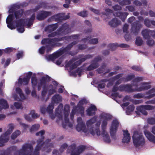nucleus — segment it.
<instances>
[{
  "mask_svg": "<svg viewBox=\"0 0 155 155\" xmlns=\"http://www.w3.org/2000/svg\"><path fill=\"white\" fill-rule=\"evenodd\" d=\"M143 79L142 77H137L135 79L133 84L132 85H121L119 87H117V84H119L120 82H119V81H117L113 88V91L114 92L118 91L140 92L150 88L151 86L149 82H143L141 83L139 86L136 83L143 80Z\"/></svg>",
  "mask_w": 155,
  "mask_h": 155,
  "instance_id": "f257e3e1",
  "label": "nucleus"
},
{
  "mask_svg": "<svg viewBox=\"0 0 155 155\" xmlns=\"http://www.w3.org/2000/svg\"><path fill=\"white\" fill-rule=\"evenodd\" d=\"M101 117L102 120L101 128L102 131L101 134L99 131V127L101 124L100 122H97L95 124L96 127H92V128L93 129H95V134L96 133L97 135H101L104 140L106 142L109 143L110 142V138L105 130L107 125V121L111 118L112 116L109 114L103 113L101 114Z\"/></svg>",
  "mask_w": 155,
  "mask_h": 155,
  "instance_id": "f03ea898",
  "label": "nucleus"
},
{
  "mask_svg": "<svg viewBox=\"0 0 155 155\" xmlns=\"http://www.w3.org/2000/svg\"><path fill=\"white\" fill-rule=\"evenodd\" d=\"M49 79V77L46 76L42 77L39 83L38 87V90H40V86H43V89L42 91V96L44 98L47 95V97L54 94L58 84L55 81H53L51 84L48 86H46V82Z\"/></svg>",
  "mask_w": 155,
  "mask_h": 155,
  "instance_id": "7ed1b4c3",
  "label": "nucleus"
},
{
  "mask_svg": "<svg viewBox=\"0 0 155 155\" xmlns=\"http://www.w3.org/2000/svg\"><path fill=\"white\" fill-rule=\"evenodd\" d=\"M96 120V118L94 117L88 120L87 123V129L85 124L82 121L81 118L79 117L77 119L78 123L76 126V129L78 132H83L87 134L90 132L92 135H94L95 134V129H93L91 125Z\"/></svg>",
  "mask_w": 155,
  "mask_h": 155,
  "instance_id": "20e7f679",
  "label": "nucleus"
},
{
  "mask_svg": "<svg viewBox=\"0 0 155 155\" xmlns=\"http://www.w3.org/2000/svg\"><path fill=\"white\" fill-rule=\"evenodd\" d=\"M33 149V147L31 144H25L19 151L15 153V155H39L38 152H32L31 151Z\"/></svg>",
  "mask_w": 155,
  "mask_h": 155,
  "instance_id": "39448f33",
  "label": "nucleus"
},
{
  "mask_svg": "<svg viewBox=\"0 0 155 155\" xmlns=\"http://www.w3.org/2000/svg\"><path fill=\"white\" fill-rule=\"evenodd\" d=\"M133 143L136 147L142 146L145 143V140L142 134L138 131H135L132 136Z\"/></svg>",
  "mask_w": 155,
  "mask_h": 155,
  "instance_id": "423d86ee",
  "label": "nucleus"
},
{
  "mask_svg": "<svg viewBox=\"0 0 155 155\" xmlns=\"http://www.w3.org/2000/svg\"><path fill=\"white\" fill-rule=\"evenodd\" d=\"M91 57V56L90 55L84 56H81L80 57L78 60L76 61H70L66 66L67 67H69L71 70H72L76 68L77 66L80 65L82 62L84 61L86 59L90 58Z\"/></svg>",
  "mask_w": 155,
  "mask_h": 155,
  "instance_id": "0eeeda50",
  "label": "nucleus"
},
{
  "mask_svg": "<svg viewBox=\"0 0 155 155\" xmlns=\"http://www.w3.org/2000/svg\"><path fill=\"white\" fill-rule=\"evenodd\" d=\"M70 31L68 25L66 24L63 25L57 34L56 33L53 32L48 35L49 37H53L56 36L61 37L68 33Z\"/></svg>",
  "mask_w": 155,
  "mask_h": 155,
  "instance_id": "6e6552de",
  "label": "nucleus"
},
{
  "mask_svg": "<svg viewBox=\"0 0 155 155\" xmlns=\"http://www.w3.org/2000/svg\"><path fill=\"white\" fill-rule=\"evenodd\" d=\"M79 37L78 35H74L70 37L64 36L62 37V38H58V39L57 38H54V39L50 40L49 39H43L41 43L42 44H44L46 43L51 44V42L54 41H59L61 40H64L66 39H68L69 38L74 39H78Z\"/></svg>",
  "mask_w": 155,
  "mask_h": 155,
  "instance_id": "1a4fd4ad",
  "label": "nucleus"
},
{
  "mask_svg": "<svg viewBox=\"0 0 155 155\" xmlns=\"http://www.w3.org/2000/svg\"><path fill=\"white\" fill-rule=\"evenodd\" d=\"M9 128L5 134L2 136L0 138V146H3L4 143L7 142L8 140V135H9L12 131L13 129V126L12 125H10L9 126Z\"/></svg>",
  "mask_w": 155,
  "mask_h": 155,
  "instance_id": "9d476101",
  "label": "nucleus"
},
{
  "mask_svg": "<svg viewBox=\"0 0 155 155\" xmlns=\"http://www.w3.org/2000/svg\"><path fill=\"white\" fill-rule=\"evenodd\" d=\"M61 101V98L59 95H56L54 96L52 98V104H50L48 107L47 109V112L49 113H51L52 110L54 108L53 104L54 103H58Z\"/></svg>",
  "mask_w": 155,
  "mask_h": 155,
  "instance_id": "9b49d317",
  "label": "nucleus"
},
{
  "mask_svg": "<svg viewBox=\"0 0 155 155\" xmlns=\"http://www.w3.org/2000/svg\"><path fill=\"white\" fill-rule=\"evenodd\" d=\"M137 108L138 110H140L143 114L146 115L147 114V112L145 110H153L155 109V107L154 106L150 105H146L140 106L138 107Z\"/></svg>",
  "mask_w": 155,
  "mask_h": 155,
  "instance_id": "f8f14e48",
  "label": "nucleus"
},
{
  "mask_svg": "<svg viewBox=\"0 0 155 155\" xmlns=\"http://www.w3.org/2000/svg\"><path fill=\"white\" fill-rule=\"evenodd\" d=\"M85 149V147L81 146L72 148L71 150V155H79Z\"/></svg>",
  "mask_w": 155,
  "mask_h": 155,
  "instance_id": "ddd939ff",
  "label": "nucleus"
},
{
  "mask_svg": "<svg viewBox=\"0 0 155 155\" xmlns=\"http://www.w3.org/2000/svg\"><path fill=\"white\" fill-rule=\"evenodd\" d=\"M13 20V16L12 15H10L7 18L6 20L8 27L12 30L15 29V27L12 24Z\"/></svg>",
  "mask_w": 155,
  "mask_h": 155,
  "instance_id": "4468645a",
  "label": "nucleus"
},
{
  "mask_svg": "<svg viewBox=\"0 0 155 155\" xmlns=\"http://www.w3.org/2000/svg\"><path fill=\"white\" fill-rule=\"evenodd\" d=\"M142 34L145 39H147L149 38L150 35L153 37H155V31H152L146 29L142 31Z\"/></svg>",
  "mask_w": 155,
  "mask_h": 155,
  "instance_id": "2eb2a0df",
  "label": "nucleus"
},
{
  "mask_svg": "<svg viewBox=\"0 0 155 155\" xmlns=\"http://www.w3.org/2000/svg\"><path fill=\"white\" fill-rule=\"evenodd\" d=\"M144 134L147 140L150 142L155 143V136L152 134L149 131L145 130Z\"/></svg>",
  "mask_w": 155,
  "mask_h": 155,
  "instance_id": "dca6fc26",
  "label": "nucleus"
},
{
  "mask_svg": "<svg viewBox=\"0 0 155 155\" xmlns=\"http://www.w3.org/2000/svg\"><path fill=\"white\" fill-rule=\"evenodd\" d=\"M16 93L18 94L20 97V98L18 97H17L16 94H15L13 95V97L15 100H24L25 98L23 94L21 92V89L18 88H17L16 89Z\"/></svg>",
  "mask_w": 155,
  "mask_h": 155,
  "instance_id": "f3484780",
  "label": "nucleus"
},
{
  "mask_svg": "<svg viewBox=\"0 0 155 155\" xmlns=\"http://www.w3.org/2000/svg\"><path fill=\"white\" fill-rule=\"evenodd\" d=\"M118 125L119 123L117 120L113 121L110 129V132L111 135L115 133Z\"/></svg>",
  "mask_w": 155,
  "mask_h": 155,
  "instance_id": "a211bd4d",
  "label": "nucleus"
},
{
  "mask_svg": "<svg viewBox=\"0 0 155 155\" xmlns=\"http://www.w3.org/2000/svg\"><path fill=\"white\" fill-rule=\"evenodd\" d=\"M69 113L68 111H65L64 120L63 121V125L64 127H65L66 125L68 126L69 127H71L73 125L72 124L69 122L68 119L67 118Z\"/></svg>",
  "mask_w": 155,
  "mask_h": 155,
  "instance_id": "6ab92c4d",
  "label": "nucleus"
},
{
  "mask_svg": "<svg viewBox=\"0 0 155 155\" xmlns=\"http://www.w3.org/2000/svg\"><path fill=\"white\" fill-rule=\"evenodd\" d=\"M51 15V13L50 12L41 11L38 14L37 18L39 20H42Z\"/></svg>",
  "mask_w": 155,
  "mask_h": 155,
  "instance_id": "aec40b11",
  "label": "nucleus"
},
{
  "mask_svg": "<svg viewBox=\"0 0 155 155\" xmlns=\"http://www.w3.org/2000/svg\"><path fill=\"white\" fill-rule=\"evenodd\" d=\"M130 140V134L127 130L124 131L123 137L122 139V142L124 143H128Z\"/></svg>",
  "mask_w": 155,
  "mask_h": 155,
  "instance_id": "412c9836",
  "label": "nucleus"
},
{
  "mask_svg": "<svg viewBox=\"0 0 155 155\" xmlns=\"http://www.w3.org/2000/svg\"><path fill=\"white\" fill-rule=\"evenodd\" d=\"M31 72H28L26 75V77L24 78L23 81L21 79L19 78L18 81V84H21V83H23L24 84H27L29 80L30 77H31Z\"/></svg>",
  "mask_w": 155,
  "mask_h": 155,
  "instance_id": "4be33fe9",
  "label": "nucleus"
},
{
  "mask_svg": "<svg viewBox=\"0 0 155 155\" xmlns=\"http://www.w3.org/2000/svg\"><path fill=\"white\" fill-rule=\"evenodd\" d=\"M145 98L150 99L155 96V89H152L145 93Z\"/></svg>",
  "mask_w": 155,
  "mask_h": 155,
  "instance_id": "5701e85b",
  "label": "nucleus"
},
{
  "mask_svg": "<svg viewBox=\"0 0 155 155\" xmlns=\"http://www.w3.org/2000/svg\"><path fill=\"white\" fill-rule=\"evenodd\" d=\"M46 144L45 143H42L41 141H38V145L36 147L35 150L34 152H37L39 153L38 150L42 148H45L44 150H46V148L47 147H45L46 146H47Z\"/></svg>",
  "mask_w": 155,
  "mask_h": 155,
  "instance_id": "b1692460",
  "label": "nucleus"
},
{
  "mask_svg": "<svg viewBox=\"0 0 155 155\" xmlns=\"http://www.w3.org/2000/svg\"><path fill=\"white\" fill-rule=\"evenodd\" d=\"M62 51H57L52 55L48 56L49 59L53 61L60 55H61L62 54Z\"/></svg>",
  "mask_w": 155,
  "mask_h": 155,
  "instance_id": "393cba45",
  "label": "nucleus"
},
{
  "mask_svg": "<svg viewBox=\"0 0 155 155\" xmlns=\"http://www.w3.org/2000/svg\"><path fill=\"white\" fill-rule=\"evenodd\" d=\"M96 110V107L94 105H91L87 110V114L89 116H92L94 115L95 113V111Z\"/></svg>",
  "mask_w": 155,
  "mask_h": 155,
  "instance_id": "a878e982",
  "label": "nucleus"
},
{
  "mask_svg": "<svg viewBox=\"0 0 155 155\" xmlns=\"http://www.w3.org/2000/svg\"><path fill=\"white\" fill-rule=\"evenodd\" d=\"M120 23V21L114 18L109 22V25L112 27H115Z\"/></svg>",
  "mask_w": 155,
  "mask_h": 155,
  "instance_id": "bb28decb",
  "label": "nucleus"
},
{
  "mask_svg": "<svg viewBox=\"0 0 155 155\" xmlns=\"http://www.w3.org/2000/svg\"><path fill=\"white\" fill-rule=\"evenodd\" d=\"M19 24H18V23H16L17 25L16 26L18 28H17V30L18 32L20 33H23L24 31V29L22 25H24V24L23 23H22L21 20L19 21Z\"/></svg>",
  "mask_w": 155,
  "mask_h": 155,
  "instance_id": "cd10ccee",
  "label": "nucleus"
},
{
  "mask_svg": "<svg viewBox=\"0 0 155 155\" xmlns=\"http://www.w3.org/2000/svg\"><path fill=\"white\" fill-rule=\"evenodd\" d=\"M8 107L7 102L3 99L0 100V110L2 109H6Z\"/></svg>",
  "mask_w": 155,
  "mask_h": 155,
  "instance_id": "c85d7f7f",
  "label": "nucleus"
},
{
  "mask_svg": "<svg viewBox=\"0 0 155 155\" xmlns=\"http://www.w3.org/2000/svg\"><path fill=\"white\" fill-rule=\"evenodd\" d=\"M55 18L57 20L61 19H67L69 18V17L68 15L63 16V14H59L55 15Z\"/></svg>",
  "mask_w": 155,
  "mask_h": 155,
  "instance_id": "c756f323",
  "label": "nucleus"
},
{
  "mask_svg": "<svg viewBox=\"0 0 155 155\" xmlns=\"http://www.w3.org/2000/svg\"><path fill=\"white\" fill-rule=\"evenodd\" d=\"M115 16L119 17L122 20H124L126 18L128 14L127 12H124L121 13L120 12H117L114 14Z\"/></svg>",
  "mask_w": 155,
  "mask_h": 155,
  "instance_id": "7c9ffc66",
  "label": "nucleus"
},
{
  "mask_svg": "<svg viewBox=\"0 0 155 155\" xmlns=\"http://www.w3.org/2000/svg\"><path fill=\"white\" fill-rule=\"evenodd\" d=\"M144 23L145 25L147 26H150L152 24L153 25L155 26V21H150L148 19H145L144 20Z\"/></svg>",
  "mask_w": 155,
  "mask_h": 155,
  "instance_id": "2f4dec72",
  "label": "nucleus"
},
{
  "mask_svg": "<svg viewBox=\"0 0 155 155\" xmlns=\"http://www.w3.org/2000/svg\"><path fill=\"white\" fill-rule=\"evenodd\" d=\"M98 67L97 64L95 62H93L88 67L87 69L88 70H91L96 68Z\"/></svg>",
  "mask_w": 155,
  "mask_h": 155,
  "instance_id": "473e14b6",
  "label": "nucleus"
},
{
  "mask_svg": "<svg viewBox=\"0 0 155 155\" xmlns=\"http://www.w3.org/2000/svg\"><path fill=\"white\" fill-rule=\"evenodd\" d=\"M145 94L138 93L134 95V97L135 98H145Z\"/></svg>",
  "mask_w": 155,
  "mask_h": 155,
  "instance_id": "72a5a7b5",
  "label": "nucleus"
},
{
  "mask_svg": "<svg viewBox=\"0 0 155 155\" xmlns=\"http://www.w3.org/2000/svg\"><path fill=\"white\" fill-rule=\"evenodd\" d=\"M23 11L22 10H19L17 11L15 13V15L16 19H17L18 18L21 17L22 15Z\"/></svg>",
  "mask_w": 155,
  "mask_h": 155,
  "instance_id": "f704fd0d",
  "label": "nucleus"
},
{
  "mask_svg": "<svg viewBox=\"0 0 155 155\" xmlns=\"http://www.w3.org/2000/svg\"><path fill=\"white\" fill-rule=\"evenodd\" d=\"M83 71V70L81 68H79L77 71L73 73L72 75L74 76H76L77 75H78L79 76H80L81 75V73Z\"/></svg>",
  "mask_w": 155,
  "mask_h": 155,
  "instance_id": "c9c22d12",
  "label": "nucleus"
},
{
  "mask_svg": "<svg viewBox=\"0 0 155 155\" xmlns=\"http://www.w3.org/2000/svg\"><path fill=\"white\" fill-rule=\"evenodd\" d=\"M143 43V41L141 38L140 37H137L136 38L135 43L137 45H141Z\"/></svg>",
  "mask_w": 155,
  "mask_h": 155,
  "instance_id": "e433bc0d",
  "label": "nucleus"
},
{
  "mask_svg": "<svg viewBox=\"0 0 155 155\" xmlns=\"http://www.w3.org/2000/svg\"><path fill=\"white\" fill-rule=\"evenodd\" d=\"M20 134V131L18 130H17L13 133L12 136V139L15 138Z\"/></svg>",
  "mask_w": 155,
  "mask_h": 155,
  "instance_id": "4c0bfd02",
  "label": "nucleus"
},
{
  "mask_svg": "<svg viewBox=\"0 0 155 155\" xmlns=\"http://www.w3.org/2000/svg\"><path fill=\"white\" fill-rule=\"evenodd\" d=\"M55 26L54 25H49L46 28V31H53L56 28Z\"/></svg>",
  "mask_w": 155,
  "mask_h": 155,
  "instance_id": "58836bf2",
  "label": "nucleus"
},
{
  "mask_svg": "<svg viewBox=\"0 0 155 155\" xmlns=\"http://www.w3.org/2000/svg\"><path fill=\"white\" fill-rule=\"evenodd\" d=\"M78 15L82 17H85L87 15V12L86 11H83L79 12Z\"/></svg>",
  "mask_w": 155,
  "mask_h": 155,
  "instance_id": "ea45409f",
  "label": "nucleus"
},
{
  "mask_svg": "<svg viewBox=\"0 0 155 155\" xmlns=\"http://www.w3.org/2000/svg\"><path fill=\"white\" fill-rule=\"evenodd\" d=\"M130 3V0H124L121 2L120 3L121 5L129 4Z\"/></svg>",
  "mask_w": 155,
  "mask_h": 155,
  "instance_id": "a19ab883",
  "label": "nucleus"
},
{
  "mask_svg": "<svg viewBox=\"0 0 155 155\" xmlns=\"http://www.w3.org/2000/svg\"><path fill=\"white\" fill-rule=\"evenodd\" d=\"M40 127V126L38 124H35L32 126L31 129V131H34L37 130Z\"/></svg>",
  "mask_w": 155,
  "mask_h": 155,
  "instance_id": "79ce46f5",
  "label": "nucleus"
},
{
  "mask_svg": "<svg viewBox=\"0 0 155 155\" xmlns=\"http://www.w3.org/2000/svg\"><path fill=\"white\" fill-rule=\"evenodd\" d=\"M134 109V106L133 105H130L129 106L127 109V114H129V113L131 111H133Z\"/></svg>",
  "mask_w": 155,
  "mask_h": 155,
  "instance_id": "37998d69",
  "label": "nucleus"
},
{
  "mask_svg": "<svg viewBox=\"0 0 155 155\" xmlns=\"http://www.w3.org/2000/svg\"><path fill=\"white\" fill-rule=\"evenodd\" d=\"M148 122L149 124H155V118H149L148 120Z\"/></svg>",
  "mask_w": 155,
  "mask_h": 155,
  "instance_id": "c03bdc74",
  "label": "nucleus"
},
{
  "mask_svg": "<svg viewBox=\"0 0 155 155\" xmlns=\"http://www.w3.org/2000/svg\"><path fill=\"white\" fill-rule=\"evenodd\" d=\"M112 8L115 11H117L121 9V7L117 5H115L112 7Z\"/></svg>",
  "mask_w": 155,
  "mask_h": 155,
  "instance_id": "a18cd8bd",
  "label": "nucleus"
},
{
  "mask_svg": "<svg viewBox=\"0 0 155 155\" xmlns=\"http://www.w3.org/2000/svg\"><path fill=\"white\" fill-rule=\"evenodd\" d=\"M87 40H89V42L91 44H97L98 42V39L97 38H94L91 39V40H89V38L87 39Z\"/></svg>",
  "mask_w": 155,
  "mask_h": 155,
  "instance_id": "49530a36",
  "label": "nucleus"
},
{
  "mask_svg": "<svg viewBox=\"0 0 155 155\" xmlns=\"http://www.w3.org/2000/svg\"><path fill=\"white\" fill-rule=\"evenodd\" d=\"M14 105L17 109H22V108L21 104L20 103L15 102L14 104Z\"/></svg>",
  "mask_w": 155,
  "mask_h": 155,
  "instance_id": "de8ad7c7",
  "label": "nucleus"
},
{
  "mask_svg": "<svg viewBox=\"0 0 155 155\" xmlns=\"http://www.w3.org/2000/svg\"><path fill=\"white\" fill-rule=\"evenodd\" d=\"M132 29L133 32L135 35H136L138 32L139 29V28H137V26H136V27L134 26H132Z\"/></svg>",
  "mask_w": 155,
  "mask_h": 155,
  "instance_id": "09e8293b",
  "label": "nucleus"
},
{
  "mask_svg": "<svg viewBox=\"0 0 155 155\" xmlns=\"http://www.w3.org/2000/svg\"><path fill=\"white\" fill-rule=\"evenodd\" d=\"M80 0H65V2L68 3H71V2H72L73 3L76 4L78 3Z\"/></svg>",
  "mask_w": 155,
  "mask_h": 155,
  "instance_id": "8fccbe9b",
  "label": "nucleus"
},
{
  "mask_svg": "<svg viewBox=\"0 0 155 155\" xmlns=\"http://www.w3.org/2000/svg\"><path fill=\"white\" fill-rule=\"evenodd\" d=\"M45 134V131L44 130H41L39 132L37 133L36 134V135L37 136H40L41 138H43V135Z\"/></svg>",
  "mask_w": 155,
  "mask_h": 155,
  "instance_id": "3c124183",
  "label": "nucleus"
},
{
  "mask_svg": "<svg viewBox=\"0 0 155 155\" xmlns=\"http://www.w3.org/2000/svg\"><path fill=\"white\" fill-rule=\"evenodd\" d=\"M30 114L33 118H35L39 117V115L37 113H35L34 111H31L30 113Z\"/></svg>",
  "mask_w": 155,
  "mask_h": 155,
  "instance_id": "603ef678",
  "label": "nucleus"
},
{
  "mask_svg": "<svg viewBox=\"0 0 155 155\" xmlns=\"http://www.w3.org/2000/svg\"><path fill=\"white\" fill-rule=\"evenodd\" d=\"M67 147V145L66 143L63 144L61 147L60 151L61 152H63Z\"/></svg>",
  "mask_w": 155,
  "mask_h": 155,
  "instance_id": "864d4df0",
  "label": "nucleus"
},
{
  "mask_svg": "<svg viewBox=\"0 0 155 155\" xmlns=\"http://www.w3.org/2000/svg\"><path fill=\"white\" fill-rule=\"evenodd\" d=\"M31 83L33 86H35L37 84V80L36 78H32L31 79Z\"/></svg>",
  "mask_w": 155,
  "mask_h": 155,
  "instance_id": "5fc2aeb1",
  "label": "nucleus"
},
{
  "mask_svg": "<svg viewBox=\"0 0 155 155\" xmlns=\"http://www.w3.org/2000/svg\"><path fill=\"white\" fill-rule=\"evenodd\" d=\"M147 42V44L150 46H152L154 44V41L152 39L148 40Z\"/></svg>",
  "mask_w": 155,
  "mask_h": 155,
  "instance_id": "6e6d98bb",
  "label": "nucleus"
},
{
  "mask_svg": "<svg viewBox=\"0 0 155 155\" xmlns=\"http://www.w3.org/2000/svg\"><path fill=\"white\" fill-rule=\"evenodd\" d=\"M23 55V53L22 51H19L17 54V57L18 59L22 57Z\"/></svg>",
  "mask_w": 155,
  "mask_h": 155,
  "instance_id": "4d7b16f0",
  "label": "nucleus"
},
{
  "mask_svg": "<svg viewBox=\"0 0 155 155\" xmlns=\"http://www.w3.org/2000/svg\"><path fill=\"white\" fill-rule=\"evenodd\" d=\"M12 48H6L3 51L6 53H9L12 51Z\"/></svg>",
  "mask_w": 155,
  "mask_h": 155,
  "instance_id": "13d9d810",
  "label": "nucleus"
},
{
  "mask_svg": "<svg viewBox=\"0 0 155 155\" xmlns=\"http://www.w3.org/2000/svg\"><path fill=\"white\" fill-rule=\"evenodd\" d=\"M45 47H41L39 49V52L40 54H43L45 51Z\"/></svg>",
  "mask_w": 155,
  "mask_h": 155,
  "instance_id": "bf43d9fd",
  "label": "nucleus"
},
{
  "mask_svg": "<svg viewBox=\"0 0 155 155\" xmlns=\"http://www.w3.org/2000/svg\"><path fill=\"white\" fill-rule=\"evenodd\" d=\"M128 28V25L125 24L124 25L123 28V31L124 32H127Z\"/></svg>",
  "mask_w": 155,
  "mask_h": 155,
  "instance_id": "052dcab7",
  "label": "nucleus"
},
{
  "mask_svg": "<svg viewBox=\"0 0 155 155\" xmlns=\"http://www.w3.org/2000/svg\"><path fill=\"white\" fill-rule=\"evenodd\" d=\"M90 9L91 11L93 12L94 13L96 14H99V12L98 10L92 8H90Z\"/></svg>",
  "mask_w": 155,
  "mask_h": 155,
  "instance_id": "680f3d73",
  "label": "nucleus"
},
{
  "mask_svg": "<svg viewBox=\"0 0 155 155\" xmlns=\"http://www.w3.org/2000/svg\"><path fill=\"white\" fill-rule=\"evenodd\" d=\"M105 85V84L104 82L101 83L99 84L98 85V87L99 88H104Z\"/></svg>",
  "mask_w": 155,
  "mask_h": 155,
  "instance_id": "e2e57ef3",
  "label": "nucleus"
},
{
  "mask_svg": "<svg viewBox=\"0 0 155 155\" xmlns=\"http://www.w3.org/2000/svg\"><path fill=\"white\" fill-rule=\"evenodd\" d=\"M147 104H155V99L147 101Z\"/></svg>",
  "mask_w": 155,
  "mask_h": 155,
  "instance_id": "0e129e2a",
  "label": "nucleus"
},
{
  "mask_svg": "<svg viewBox=\"0 0 155 155\" xmlns=\"http://www.w3.org/2000/svg\"><path fill=\"white\" fill-rule=\"evenodd\" d=\"M126 8L128 9L129 11L131 12L133 11L134 10V8L131 6H127Z\"/></svg>",
  "mask_w": 155,
  "mask_h": 155,
  "instance_id": "69168bd1",
  "label": "nucleus"
},
{
  "mask_svg": "<svg viewBox=\"0 0 155 155\" xmlns=\"http://www.w3.org/2000/svg\"><path fill=\"white\" fill-rule=\"evenodd\" d=\"M105 11L106 12V14L108 15L110 13H111L112 12V11L109 9H105Z\"/></svg>",
  "mask_w": 155,
  "mask_h": 155,
  "instance_id": "338daca9",
  "label": "nucleus"
},
{
  "mask_svg": "<svg viewBox=\"0 0 155 155\" xmlns=\"http://www.w3.org/2000/svg\"><path fill=\"white\" fill-rule=\"evenodd\" d=\"M52 155H59V153L57 150H54L53 152Z\"/></svg>",
  "mask_w": 155,
  "mask_h": 155,
  "instance_id": "774afa93",
  "label": "nucleus"
}]
</instances>
